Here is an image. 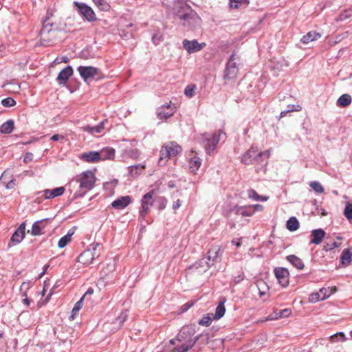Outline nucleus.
<instances>
[{
  "mask_svg": "<svg viewBox=\"0 0 352 352\" xmlns=\"http://www.w3.org/2000/svg\"><path fill=\"white\" fill-rule=\"evenodd\" d=\"M30 288V285L28 283L23 282L20 287V292L21 293L23 298V302L24 305H25L27 307H28L30 304V300L28 298L27 292Z\"/></svg>",
  "mask_w": 352,
  "mask_h": 352,
  "instance_id": "35",
  "label": "nucleus"
},
{
  "mask_svg": "<svg viewBox=\"0 0 352 352\" xmlns=\"http://www.w3.org/2000/svg\"><path fill=\"white\" fill-rule=\"evenodd\" d=\"M84 298L85 295L74 305V307L72 309V317H73L75 313L78 312L82 307Z\"/></svg>",
  "mask_w": 352,
  "mask_h": 352,
  "instance_id": "55",
  "label": "nucleus"
},
{
  "mask_svg": "<svg viewBox=\"0 0 352 352\" xmlns=\"http://www.w3.org/2000/svg\"><path fill=\"white\" fill-rule=\"evenodd\" d=\"M128 317V312L126 310L122 311L120 316L116 320V324H118V329H119L122 324L126 321Z\"/></svg>",
  "mask_w": 352,
  "mask_h": 352,
  "instance_id": "45",
  "label": "nucleus"
},
{
  "mask_svg": "<svg viewBox=\"0 0 352 352\" xmlns=\"http://www.w3.org/2000/svg\"><path fill=\"white\" fill-rule=\"evenodd\" d=\"M332 342L340 341L344 342L346 340L345 335L343 332H338L330 336Z\"/></svg>",
  "mask_w": 352,
  "mask_h": 352,
  "instance_id": "51",
  "label": "nucleus"
},
{
  "mask_svg": "<svg viewBox=\"0 0 352 352\" xmlns=\"http://www.w3.org/2000/svg\"><path fill=\"white\" fill-rule=\"evenodd\" d=\"M341 263L344 265H349L352 262V252L350 248L343 250L340 256Z\"/></svg>",
  "mask_w": 352,
  "mask_h": 352,
  "instance_id": "32",
  "label": "nucleus"
},
{
  "mask_svg": "<svg viewBox=\"0 0 352 352\" xmlns=\"http://www.w3.org/2000/svg\"><path fill=\"white\" fill-rule=\"evenodd\" d=\"M225 301H221L219 303L215 309L214 314H212L214 320H219L222 318L226 312V307L224 305Z\"/></svg>",
  "mask_w": 352,
  "mask_h": 352,
  "instance_id": "38",
  "label": "nucleus"
},
{
  "mask_svg": "<svg viewBox=\"0 0 352 352\" xmlns=\"http://www.w3.org/2000/svg\"><path fill=\"white\" fill-rule=\"evenodd\" d=\"M340 245V244H338V243L336 242H333L331 243H326L324 245V250L325 251H329V250H333L335 248H338Z\"/></svg>",
  "mask_w": 352,
  "mask_h": 352,
  "instance_id": "56",
  "label": "nucleus"
},
{
  "mask_svg": "<svg viewBox=\"0 0 352 352\" xmlns=\"http://www.w3.org/2000/svg\"><path fill=\"white\" fill-rule=\"evenodd\" d=\"M184 349V348L181 344H178L173 340H170L169 344L166 346L162 352H187L183 351Z\"/></svg>",
  "mask_w": 352,
  "mask_h": 352,
  "instance_id": "30",
  "label": "nucleus"
},
{
  "mask_svg": "<svg viewBox=\"0 0 352 352\" xmlns=\"http://www.w3.org/2000/svg\"><path fill=\"white\" fill-rule=\"evenodd\" d=\"M1 104L6 107H11L16 104V101L12 98L8 97L1 100Z\"/></svg>",
  "mask_w": 352,
  "mask_h": 352,
  "instance_id": "53",
  "label": "nucleus"
},
{
  "mask_svg": "<svg viewBox=\"0 0 352 352\" xmlns=\"http://www.w3.org/2000/svg\"><path fill=\"white\" fill-rule=\"evenodd\" d=\"M73 74V69L72 66L68 65L63 69L58 74L56 80L59 85H65L68 80L69 78Z\"/></svg>",
  "mask_w": 352,
  "mask_h": 352,
  "instance_id": "20",
  "label": "nucleus"
},
{
  "mask_svg": "<svg viewBox=\"0 0 352 352\" xmlns=\"http://www.w3.org/2000/svg\"><path fill=\"white\" fill-rule=\"evenodd\" d=\"M247 196L249 199L256 201H266L269 199L267 196L258 195V193L253 189L248 190Z\"/></svg>",
  "mask_w": 352,
  "mask_h": 352,
  "instance_id": "33",
  "label": "nucleus"
},
{
  "mask_svg": "<svg viewBox=\"0 0 352 352\" xmlns=\"http://www.w3.org/2000/svg\"><path fill=\"white\" fill-rule=\"evenodd\" d=\"M221 133V131H218L217 133H205L201 135L199 142L207 154L211 155L214 153Z\"/></svg>",
  "mask_w": 352,
  "mask_h": 352,
  "instance_id": "4",
  "label": "nucleus"
},
{
  "mask_svg": "<svg viewBox=\"0 0 352 352\" xmlns=\"http://www.w3.org/2000/svg\"><path fill=\"white\" fill-rule=\"evenodd\" d=\"M320 36V34L316 32H309L307 34L302 37L300 41L302 43L307 44L311 41L317 40Z\"/></svg>",
  "mask_w": 352,
  "mask_h": 352,
  "instance_id": "34",
  "label": "nucleus"
},
{
  "mask_svg": "<svg viewBox=\"0 0 352 352\" xmlns=\"http://www.w3.org/2000/svg\"><path fill=\"white\" fill-rule=\"evenodd\" d=\"M131 201L130 196L120 197L111 203V206L118 210L125 208Z\"/></svg>",
  "mask_w": 352,
  "mask_h": 352,
  "instance_id": "23",
  "label": "nucleus"
},
{
  "mask_svg": "<svg viewBox=\"0 0 352 352\" xmlns=\"http://www.w3.org/2000/svg\"><path fill=\"white\" fill-rule=\"evenodd\" d=\"M53 141H58L64 139V137L59 134H55L52 135L50 138Z\"/></svg>",
  "mask_w": 352,
  "mask_h": 352,
  "instance_id": "62",
  "label": "nucleus"
},
{
  "mask_svg": "<svg viewBox=\"0 0 352 352\" xmlns=\"http://www.w3.org/2000/svg\"><path fill=\"white\" fill-rule=\"evenodd\" d=\"M184 48L189 53L193 54L201 51L204 49L206 44L205 43H199L197 40L194 39L189 41L184 39L182 41Z\"/></svg>",
  "mask_w": 352,
  "mask_h": 352,
  "instance_id": "11",
  "label": "nucleus"
},
{
  "mask_svg": "<svg viewBox=\"0 0 352 352\" xmlns=\"http://www.w3.org/2000/svg\"><path fill=\"white\" fill-rule=\"evenodd\" d=\"M65 189L64 187H57L54 189H45L41 192H39V194L42 193L45 199H50L56 197L61 196Z\"/></svg>",
  "mask_w": 352,
  "mask_h": 352,
  "instance_id": "21",
  "label": "nucleus"
},
{
  "mask_svg": "<svg viewBox=\"0 0 352 352\" xmlns=\"http://www.w3.org/2000/svg\"><path fill=\"white\" fill-rule=\"evenodd\" d=\"M48 220L49 219H43L35 221L32 226V229L30 231L31 234L32 236H40L43 234V230L46 227V221Z\"/></svg>",
  "mask_w": 352,
  "mask_h": 352,
  "instance_id": "19",
  "label": "nucleus"
},
{
  "mask_svg": "<svg viewBox=\"0 0 352 352\" xmlns=\"http://www.w3.org/2000/svg\"><path fill=\"white\" fill-rule=\"evenodd\" d=\"M238 74L237 63L236 62V57L234 54H232L226 64L224 78L226 79H234Z\"/></svg>",
  "mask_w": 352,
  "mask_h": 352,
  "instance_id": "10",
  "label": "nucleus"
},
{
  "mask_svg": "<svg viewBox=\"0 0 352 352\" xmlns=\"http://www.w3.org/2000/svg\"><path fill=\"white\" fill-rule=\"evenodd\" d=\"M77 70L84 81H87L89 78L94 77L99 72L98 68L92 66H79Z\"/></svg>",
  "mask_w": 352,
  "mask_h": 352,
  "instance_id": "14",
  "label": "nucleus"
},
{
  "mask_svg": "<svg viewBox=\"0 0 352 352\" xmlns=\"http://www.w3.org/2000/svg\"><path fill=\"white\" fill-rule=\"evenodd\" d=\"M230 212L236 215H241L242 217H251L253 215L252 206H234L232 208L230 209Z\"/></svg>",
  "mask_w": 352,
  "mask_h": 352,
  "instance_id": "18",
  "label": "nucleus"
},
{
  "mask_svg": "<svg viewBox=\"0 0 352 352\" xmlns=\"http://www.w3.org/2000/svg\"><path fill=\"white\" fill-rule=\"evenodd\" d=\"M3 186L6 187V189L10 190L14 188V186H16V183L15 181L12 178L10 181L7 182Z\"/></svg>",
  "mask_w": 352,
  "mask_h": 352,
  "instance_id": "57",
  "label": "nucleus"
},
{
  "mask_svg": "<svg viewBox=\"0 0 352 352\" xmlns=\"http://www.w3.org/2000/svg\"><path fill=\"white\" fill-rule=\"evenodd\" d=\"M145 167L144 164H138L128 166V169L132 177H137L142 172Z\"/></svg>",
  "mask_w": 352,
  "mask_h": 352,
  "instance_id": "37",
  "label": "nucleus"
},
{
  "mask_svg": "<svg viewBox=\"0 0 352 352\" xmlns=\"http://www.w3.org/2000/svg\"><path fill=\"white\" fill-rule=\"evenodd\" d=\"M249 206H252L253 214L255 211H262L263 210V206L261 204L249 205Z\"/></svg>",
  "mask_w": 352,
  "mask_h": 352,
  "instance_id": "60",
  "label": "nucleus"
},
{
  "mask_svg": "<svg viewBox=\"0 0 352 352\" xmlns=\"http://www.w3.org/2000/svg\"><path fill=\"white\" fill-rule=\"evenodd\" d=\"M98 8L102 11H107L109 10L110 6L106 0H93Z\"/></svg>",
  "mask_w": 352,
  "mask_h": 352,
  "instance_id": "43",
  "label": "nucleus"
},
{
  "mask_svg": "<svg viewBox=\"0 0 352 352\" xmlns=\"http://www.w3.org/2000/svg\"><path fill=\"white\" fill-rule=\"evenodd\" d=\"M80 159L89 163H96L100 161L98 151L83 153L80 155Z\"/></svg>",
  "mask_w": 352,
  "mask_h": 352,
  "instance_id": "24",
  "label": "nucleus"
},
{
  "mask_svg": "<svg viewBox=\"0 0 352 352\" xmlns=\"http://www.w3.org/2000/svg\"><path fill=\"white\" fill-rule=\"evenodd\" d=\"M292 314L289 309H284L280 311H275L272 314L270 315L267 318L268 320H277L279 318H287Z\"/></svg>",
  "mask_w": 352,
  "mask_h": 352,
  "instance_id": "29",
  "label": "nucleus"
},
{
  "mask_svg": "<svg viewBox=\"0 0 352 352\" xmlns=\"http://www.w3.org/2000/svg\"><path fill=\"white\" fill-rule=\"evenodd\" d=\"M169 157H175L182 151V148L175 142H170L165 145Z\"/></svg>",
  "mask_w": 352,
  "mask_h": 352,
  "instance_id": "25",
  "label": "nucleus"
},
{
  "mask_svg": "<svg viewBox=\"0 0 352 352\" xmlns=\"http://www.w3.org/2000/svg\"><path fill=\"white\" fill-rule=\"evenodd\" d=\"M166 202H167V200L165 198L162 197L160 204L159 205V209H160V210L164 209L166 207Z\"/></svg>",
  "mask_w": 352,
  "mask_h": 352,
  "instance_id": "61",
  "label": "nucleus"
},
{
  "mask_svg": "<svg viewBox=\"0 0 352 352\" xmlns=\"http://www.w3.org/2000/svg\"><path fill=\"white\" fill-rule=\"evenodd\" d=\"M153 191L146 193L141 200L140 215L144 217L147 214L149 208L153 205Z\"/></svg>",
  "mask_w": 352,
  "mask_h": 352,
  "instance_id": "12",
  "label": "nucleus"
},
{
  "mask_svg": "<svg viewBox=\"0 0 352 352\" xmlns=\"http://www.w3.org/2000/svg\"><path fill=\"white\" fill-rule=\"evenodd\" d=\"M244 279V274L243 272H241L238 276H235L234 278V282L235 284L240 283Z\"/></svg>",
  "mask_w": 352,
  "mask_h": 352,
  "instance_id": "59",
  "label": "nucleus"
},
{
  "mask_svg": "<svg viewBox=\"0 0 352 352\" xmlns=\"http://www.w3.org/2000/svg\"><path fill=\"white\" fill-rule=\"evenodd\" d=\"M274 272L279 284L283 287H287L289 284V271L284 267H276Z\"/></svg>",
  "mask_w": 352,
  "mask_h": 352,
  "instance_id": "15",
  "label": "nucleus"
},
{
  "mask_svg": "<svg viewBox=\"0 0 352 352\" xmlns=\"http://www.w3.org/2000/svg\"><path fill=\"white\" fill-rule=\"evenodd\" d=\"M100 154V160H111L115 156V149L112 148H104L100 151H98Z\"/></svg>",
  "mask_w": 352,
  "mask_h": 352,
  "instance_id": "31",
  "label": "nucleus"
},
{
  "mask_svg": "<svg viewBox=\"0 0 352 352\" xmlns=\"http://www.w3.org/2000/svg\"><path fill=\"white\" fill-rule=\"evenodd\" d=\"M168 158L170 157L169 155H168L167 149H166V146H164L160 151V155L158 160V164L160 166H164Z\"/></svg>",
  "mask_w": 352,
  "mask_h": 352,
  "instance_id": "42",
  "label": "nucleus"
},
{
  "mask_svg": "<svg viewBox=\"0 0 352 352\" xmlns=\"http://www.w3.org/2000/svg\"><path fill=\"white\" fill-rule=\"evenodd\" d=\"M287 261L298 270H302L305 267L303 261L298 256L294 254L286 257Z\"/></svg>",
  "mask_w": 352,
  "mask_h": 352,
  "instance_id": "28",
  "label": "nucleus"
},
{
  "mask_svg": "<svg viewBox=\"0 0 352 352\" xmlns=\"http://www.w3.org/2000/svg\"><path fill=\"white\" fill-rule=\"evenodd\" d=\"M202 160L200 157L194 155L188 161V167L191 173H196L201 164Z\"/></svg>",
  "mask_w": 352,
  "mask_h": 352,
  "instance_id": "27",
  "label": "nucleus"
},
{
  "mask_svg": "<svg viewBox=\"0 0 352 352\" xmlns=\"http://www.w3.org/2000/svg\"><path fill=\"white\" fill-rule=\"evenodd\" d=\"M309 186L317 193H322L324 190L321 184L317 181L310 182Z\"/></svg>",
  "mask_w": 352,
  "mask_h": 352,
  "instance_id": "46",
  "label": "nucleus"
},
{
  "mask_svg": "<svg viewBox=\"0 0 352 352\" xmlns=\"http://www.w3.org/2000/svg\"><path fill=\"white\" fill-rule=\"evenodd\" d=\"M287 109L291 110V112L299 111L301 110V107L300 105L289 104L287 106Z\"/></svg>",
  "mask_w": 352,
  "mask_h": 352,
  "instance_id": "58",
  "label": "nucleus"
},
{
  "mask_svg": "<svg viewBox=\"0 0 352 352\" xmlns=\"http://www.w3.org/2000/svg\"><path fill=\"white\" fill-rule=\"evenodd\" d=\"M325 236V232L322 229H316L311 231L312 239L311 243L320 244Z\"/></svg>",
  "mask_w": 352,
  "mask_h": 352,
  "instance_id": "26",
  "label": "nucleus"
},
{
  "mask_svg": "<svg viewBox=\"0 0 352 352\" xmlns=\"http://www.w3.org/2000/svg\"><path fill=\"white\" fill-rule=\"evenodd\" d=\"M195 327L194 325L183 327L177 333L176 338L173 339L178 344L184 348L183 351L190 350L199 339V336H195Z\"/></svg>",
  "mask_w": 352,
  "mask_h": 352,
  "instance_id": "2",
  "label": "nucleus"
},
{
  "mask_svg": "<svg viewBox=\"0 0 352 352\" xmlns=\"http://www.w3.org/2000/svg\"><path fill=\"white\" fill-rule=\"evenodd\" d=\"M107 122V120H102L96 126H91L87 124L82 126V129L83 131L87 132L91 135L101 133L104 129V124Z\"/></svg>",
  "mask_w": 352,
  "mask_h": 352,
  "instance_id": "22",
  "label": "nucleus"
},
{
  "mask_svg": "<svg viewBox=\"0 0 352 352\" xmlns=\"http://www.w3.org/2000/svg\"><path fill=\"white\" fill-rule=\"evenodd\" d=\"M125 155L129 157L136 160L140 156V152L138 149H129L125 151Z\"/></svg>",
  "mask_w": 352,
  "mask_h": 352,
  "instance_id": "49",
  "label": "nucleus"
},
{
  "mask_svg": "<svg viewBox=\"0 0 352 352\" xmlns=\"http://www.w3.org/2000/svg\"><path fill=\"white\" fill-rule=\"evenodd\" d=\"M195 89V85H189L186 87V88L184 89V94L188 98H192L194 96Z\"/></svg>",
  "mask_w": 352,
  "mask_h": 352,
  "instance_id": "54",
  "label": "nucleus"
},
{
  "mask_svg": "<svg viewBox=\"0 0 352 352\" xmlns=\"http://www.w3.org/2000/svg\"><path fill=\"white\" fill-rule=\"evenodd\" d=\"M352 99L349 94H342L337 100V104L340 107H345L351 103Z\"/></svg>",
  "mask_w": 352,
  "mask_h": 352,
  "instance_id": "40",
  "label": "nucleus"
},
{
  "mask_svg": "<svg viewBox=\"0 0 352 352\" xmlns=\"http://www.w3.org/2000/svg\"><path fill=\"white\" fill-rule=\"evenodd\" d=\"M344 215L351 223L352 222V204H347L345 206Z\"/></svg>",
  "mask_w": 352,
  "mask_h": 352,
  "instance_id": "47",
  "label": "nucleus"
},
{
  "mask_svg": "<svg viewBox=\"0 0 352 352\" xmlns=\"http://www.w3.org/2000/svg\"><path fill=\"white\" fill-rule=\"evenodd\" d=\"M52 15V13L47 12L46 19L43 22V28L40 32V41L42 45H49L52 41V36L50 35L54 34V30L52 28L53 23L48 21Z\"/></svg>",
  "mask_w": 352,
  "mask_h": 352,
  "instance_id": "7",
  "label": "nucleus"
},
{
  "mask_svg": "<svg viewBox=\"0 0 352 352\" xmlns=\"http://www.w3.org/2000/svg\"><path fill=\"white\" fill-rule=\"evenodd\" d=\"M96 183V177L91 170H86L77 175L70 182L69 186L74 187L78 184L79 190L74 192V197H80L91 190Z\"/></svg>",
  "mask_w": 352,
  "mask_h": 352,
  "instance_id": "1",
  "label": "nucleus"
},
{
  "mask_svg": "<svg viewBox=\"0 0 352 352\" xmlns=\"http://www.w3.org/2000/svg\"><path fill=\"white\" fill-rule=\"evenodd\" d=\"M33 158V155L31 153H27L24 157V162H28L31 161Z\"/></svg>",
  "mask_w": 352,
  "mask_h": 352,
  "instance_id": "64",
  "label": "nucleus"
},
{
  "mask_svg": "<svg viewBox=\"0 0 352 352\" xmlns=\"http://www.w3.org/2000/svg\"><path fill=\"white\" fill-rule=\"evenodd\" d=\"M219 251L220 248L219 246L212 248L208 250L207 253L208 256L206 257L201 258L193 265H190L189 267V270L193 272H197L199 274L206 272L217 261Z\"/></svg>",
  "mask_w": 352,
  "mask_h": 352,
  "instance_id": "3",
  "label": "nucleus"
},
{
  "mask_svg": "<svg viewBox=\"0 0 352 352\" xmlns=\"http://www.w3.org/2000/svg\"><path fill=\"white\" fill-rule=\"evenodd\" d=\"M74 4L79 14L81 15L87 21L92 22L96 20V14L90 6H87L85 3H80L78 1H74Z\"/></svg>",
  "mask_w": 352,
  "mask_h": 352,
  "instance_id": "8",
  "label": "nucleus"
},
{
  "mask_svg": "<svg viewBox=\"0 0 352 352\" xmlns=\"http://www.w3.org/2000/svg\"><path fill=\"white\" fill-rule=\"evenodd\" d=\"M175 113V107L170 104L162 105L157 109V118L160 120H166Z\"/></svg>",
  "mask_w": 352,
  "mask_h": 352,
  "instance_id": "16",
  "label": "nucleus"
},
{
  "mask_svg": "<svg viewBox=\"0 0 352 352\" xmlns=\"http://www.w3.org/2000/svg\"><path fill=\"white\" fill-rule=\"evenodd\" d=\"M14 123L12 120H8L0 126V132L4 134H9L14 129Z\"/></svg>",
  "mask_w": 352,
  "mask_h": 352,
  "instance_id": "36",
  "label": "nucleus"
},
{
  "mask_svg": "<svg viewBox=\"0 0 352 352\" xmlns=\"http://www.w3.org/2000/svg\"><path fill=\"white\" fill-rule=\"evenodd\" d=\"M286 227L289 231H295L299 228V222L295 217H292L287 220Z\"/></svg>",
  "mask_w": 352,
  "mask_h": 352,
  "instance_id": "41",
  "label": "nucleus"
},
{
  "mask_svg": "<svg viewBox=\"0 0 352 352\" xmlns=\"http://www.w3.org/2000/svg\"><path fill=\"white\" fill-rule=\"evenodd\" d=\"M270 155V150H266L265 151L257 153V151L255 148H251L242 156L241 162L245 164H254V162H258L261 158L264 157L263 162L261 164L263 165H267Z\"/></svg>",
  "mask_w": 352,
  "mask_h": 352,
  "instance_id": "5",
  "label": "nucleus"
},
{
  "mask_svg": "<svg viewBox=\"0 0 352 352\" xmlns=\"http://www.w3.org/2000/svg\"><path fill=\"white\" fill-rule=\"evenodd\" d=\"M74 234V231L72 230H69L67 234L61 237L58 243V246L60 248H65L67 243L71 241L72 236Z\"/></svg>",
  "mask_w": 352,
  "mask_h": 352,
  "instance_id": "39",
  "label": "nucleus"
},
{
  "mask_svg": "<svg viewBox=\"0 0 352 352\" xmlns=\"http://www.w3.org/2000/svg\"><path fill=\"white\" fill-rule=\"evenodd\" d=\"M182 205V201L180 199H177L176 201H175L173 204V209L174 210H176L178 209Z\"/></svg>",
  "mask_w": 352,
  "mask_h": 352,
  "instance_id": "63",
  "label": "nucleus"
},
{
  "mask_svg": "<svg viewBox=\"0 0 352 352\" xmlns=\"http://www.w3.org/2000/svg\"><path fill=\"white\" fill-rule=\"evenodd\" d=\"M248 0H230V7L231 8H239L241 6H247L248 4Z\"/></svg>",
  "mask_w": 352,
  "mask_h": 352,
  "instance_id": "44",
  "label": "nucleus"
},
{
  "mask_svg": "<svg viewBox=\"0 0 352 352\" xmlns=\"http://www.w3.org/2000/svg\"><path fill=\"white\" fill-rule=\"evenodd\" d=\"M25 223L20 224L18 228L12 235L10 241L8 243L9 247L20 243L25 237Z\"/></svg>",
  "mask_w": 352,
  "mask_h": 352,
  "instance_id": "13",
  "label": "nucleus"
},
{
  "mask_svg": "<svg viewBox=\"0 0 352 352\" xmlns=\"http://www.w3.org/2000/svg\"><path fill=\"white\" fill-rule=\"evenodd\" d=\"M99 248L98 243L91 244L86 250L80 254L78 261L85 265L93 263L94 260L98 258L100 255Z\"/></svg>",
  "mask_w": 352,
  "mask_h": 352,
  "instance_id": "6",
  "label": "nucleus"
},
{
  "mask_svg": "<svg viewBox=\"0 0 352 352\" xmlns=\"http://www.w3.org/2000/svg\"><path fill=\"white\" fill-rule=\"evenodd\" d=\"M331 295L328 289L322 288L319 292L311 294L309 296V301L311 303H316L320 300L327 299Z\"/></svg>",
  "mask_w": 352,
  "mask_h": 352,
  "instance_id": "17",
  "label": "nucleus"
},
{
  "mask_svg": "<svg viewBox=\"0 0 352 352\" xmlns=\"http://www.w3.org/2000/svg\"><path fill=\"white\" fill-rule=\"evenodd\" d=\"M212 319H213L212 314H211V316L210 314H208V315L204 316L199 321V324L202 326L208 327L210 325Z\"/></svg>",
  "mask_w": 352,
  "mask_h": 352,
  "instance_id": "48",
  "label": "nucleus"
},
{
  "mask_svg": "<svg viewBox=\"0 0 352 352\" xmlns=\"http://www.w3.org/2000/svg\"><path fill=\"white\" fill-rule=\"evenodd\" d=\"M12 177V176L11 175L9 170H6L2 173L0 177V182L4 185L7 182L10 181Z\"/></svg>",
  "mask_w": 352,
  "mask_h": 352,
  "instance_id": "52",
  "label": "nucleus"
},
{
  "mask_svg": "<svg viewBox=\"0 0 352 352\" xmlns=\"http://www.w3.org/2000/svg\"><path fill=\"white\" fill-rule=\"evenodd\" d=\"M179 18L183 21L184 25L189 27L194 26L195 24L199 23L201 21L197 14L190 8L188 9L187 12L179 14Z\"/></svg>",
  "mask_w": 352,
  "mask_h": 352,
  "instance_id": "9",
  "label": "nucleus"
},
{
  "mask_svg": "<svg viewBox=\"0 0 352 352\" xmlns=\"http://www.w3.org/2000/svg\"><path fill=\"white\" fill-rule=\"evenodd\" d=\"M352 16V10H346L343 11L337 18L338 21H343Z\"/></svg>",
  "mask_w": 352,
  "mask_h": 352,
  "instance_id": "50",
  "label": "nucleus"
}]
</instances>
